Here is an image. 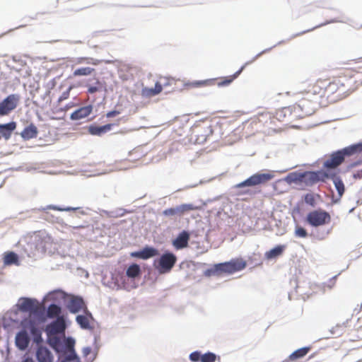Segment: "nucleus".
<instances>
[{
	"label": "nucleus",
	"mask_w": 362,
	"mask_h": 362,
	"mask_svg": "<svg viewBox=\"0 0 362 362\" xmlns=\"http://www.w3.org/2000/svg\"><path fill=\"white\" fill-rule=\"evenodd\" d=\"M275 119L282 121V109L277 110L275 116H273L272 113L268 112L260 113L252 119L250 124L272 128L270 126L272 124L275 123Z\"/></svg>",
	"instance_id": "6"
},
{
	"label": "nucleus",
	"mask_w": 362,
	"mask_h": 362,
	"mask_svg": "<svg viewBox=\"0 0 362 362\" xmlns=\"http://www.w3.org/2000/svg\"><path fill=\"white\" fill-rule=\"evenodd\" d=\"M61 308L55 304H51L47 308V316L54 318L59 315L61 313Z\"/></svg>",
	"instance_id": "35"
},
{
	"label": "nucleus",
	"mask_w": 362,
	"mask_h": 362,
	"mask_svg": "<svg viewBox=\"0 0 362 362\" xmlns=\"http://www.w3.org/2000/svg\"><path fill=\"white\" fill-rule=\"evenodd\" d=\"M92 110L93 107L91 105L84 106L74 111L70 117L72 120L83 119L88 117L92 112Z\"/></svg>",
	"instance_id": "23"
},
{
	"label": "nucleus",
	"mask_w": 362,
	"mask_h": 362,
	"mask_svg": "<svg viewBox=\"0 0 362 362\" xmlns=\"http://www.w3.org/2000/svg\"><path fill=\"white\" fill-rule=\"evenodd\" d=\"M158 255V250L153 247H146L141 251L133 252L131 257L147 259Z\"/></svg>",
	"instance_id": "18"
},
{
	"label": "nucleus",
	"mask_w": 362,
	"mask_h": 362,
	"mask_svg": "<svg viewBox=\"0 0 362 362\" xmlns=\"http://www.w3.org/2000/svg\"><path fill=\"white\" fill-rule=\"evenodd\" d=\"M113 126V124H107L103 126H97L93 124L88 127V132L91 135L101 136L110 131Z\"/></svg>",
	"instance_id": "22"
},
{
	"label": "nucleus",
	"mask_w": 362,
	"mask_h": 362,
	"mask_svg": "<svg viewBox=\"0 0 362 362\" xmlns=\"http://www.w3.org/2000/svg\"><path fill=\"white\" fill-rule=\"evenodd\" d=\"M189 359L192 362H215L216 356L211 352L202 354L201 352L196 351L190 354Z\"/></svg>",
	"instance_id": "16"
},
{
	"label": "nucleus",
	"mask_w": 362,
	"mask_h": 362,
	"mask_svg": "<svg viewBox=\"0 0 362 362\" xmlns=\"http://www.w3.org/2000/svg\"><path fill=\"white\" fill-rule=\"evenodd\" d=\"M285 248V245H277L269 251L265 252V258L267 259H275L283 254Z\"/></svg>",
	"instance_id": "27"
},
{
	"label": "nucleus",
	"mask_w": 362,
	"mask_h": 362,
	"mask_svg": "<svg viewBox=\"0 0 362 362\" xmlns=\"http://www.w3.org/2000/svg\"><path fill=\"white\" fill-rule=\"evenodd\" d=\"M69 95V91H66L64 93H62V95L60 96L59 99V101H62L66 98H68Z\"/></svg>",
	"instance_id": "44"
},
{
	"label": "nucleus",
	"mask_w": 362,
	"mask_h": 362,
	"mask_svg": "<svg viewBox=\"0 0 362 362\" xmlns=\"http://www.w3.org/2000/svg\"><path fill=\"white\" fill-rule=\"evenodd\" d=\"M16 123L15 122L0 124V134L5 140H8L11 136L12 132L16 129Z\"/></svg>",
	"instance_id": "24"
},
{
	"label": "nucleus",
	"mask_w": 362,
	"mask_h": 362,
	"mask_svg": "<svg viewBox=\"0 0 362 362\" xmlns=\"http://www.w3.org/2000/svg\"><path fill=\"white\" fill-rule=\"evenodd\" d=\"M320 199V195L314 193H307L304 196L305 202L312 206L315 207L317 204V200Z\"/></svg>",
	"instance_id": "32"
},
{
	"label": "nucleus",
	"mask_w": 362,
	"mask_h": 362,
	"mask_svg": "<svg viewBox=\"0 0 362 362\" xmlns=\"http://www.w3.org/2000/svg\"><path fill=\"white\" fill-rule=\"evenodd\" d=\"M98 90V88L95 86H90L88 89V92L89 93H94L95 92H97Z\"/></svg>",
	"instance_id": "45"
},
{
	"label": "nucleus",
	"mask_w": 362,
	"mask_h": 362,
	"mask_svg": "<svg viewBox=\"0 0 362 362\" xmlns=\"http://www.w3.org/2000/svg\"><path fill=\"white\" fill-rule=\"evenodd\" d=\"M68 309L71 313H76L81 310H86L87 308L82 298L74 296L69 303Z\"/></svg>",
	"instance_id": "17"
},
{
	"label": "nucleus",
	"mask_w": 362,
	"mask_h": 362,
	"mask_svg": "<svg viewBox=\"0 0 362 362\" xmlns=\"http://www.w3.org/2000/svg\"><path fill=\"white\" fill-rule=\"evenodd\" d=\"M141 274V269L137 264H131L126 271V274L129 278H136Z\"/></svg>",
	"instance_id": "33"
},
{
	"label": "nucleus",
	"mask_w": 362,
	"mask_h": 362,
	"mask_svg": "<svg viewBox=\"0 0 362 362\" xmlns=\"http://www.w3.org/2000/svg\"><path fill=\"white\" fill-rule=\"evenodd\" d=\"M331 220L330 214L322 209L310 211L305 218L306 223L315 228L327 225L331 222Z\"/></svg>",
	"instance_id": "4"
},
{
	"label": "nucleus",
	"mask_w": 362,
	"mask_h": 362,
	"mask_svg": "<svg viewBox=\"0 0 362 362\" xmlns=\"http://www.w3.org/2000/svg\"><path fill=\"white\" fill-rule=\"evenodd\" d=\"M36 357L38 362H53V356L49 350L42 346L37 348Z\"/></svg>",
	"instance_id": "21"
},
{
	"label": "nucleus",
	"mask_w": 362,
	"mask_h": 362,
	"mask_svg": "<svg viewBox=\"0 0 362 362\" xmlns=\"http://www.w3.org/2000/svg\"><path fill=\"white\" fill-rule=\"evenodd\" d=\"M162 90V85L159 82H156L153 88H144L142 89V95L145 97L151 98L159 94Z\"/></svg>",
	"instance_id": "26"
},
{
	"label": "nucleus",
	"mask_w": 362,
	"mask_h": 362,
	"mask_svg": "<svg viewBox=\"0 0 362 362\" xmlns=\"http://www.w3.org/2000/svg\"><path fill=\"white\" fill-rule=\"evenodd\" d=\"M325 177H327V175L321 171H308L301 173L299 180L304 182L308 185H313L320 180H324Z\"/></svg>",
	"instance_id": "13"
},
{
	"label": "nucleus",
	"mask_w": 362,
	"mask_h": 362,
	"mask_svg": "<svg viewBox=\"0 0 362 362\" xmlns=\"http://www.w3.org/2000/svg\"><path fill=\"white\" fill-rule=\"evenodd\" d=\"M22 329L15 337L16 347L21 351H25L29 346L30 339L28 332L32 334L33 341L37 345L42 342V331L35 320L30 317L25 318L21 321Z\"/></svg>",
	"instance_id": "1"
},
{
	"label": "nucleus",
	"mask_w": 362,
	"mask_h": 362,
	"mask_svg": "<svg viewBox=\"0 0 362 362\" xmlns=\"http://www.w3.org/2000/svg\"><path fill=\"white\" fill-rule=\"evenodd\" d=\"M95 71V69L91 67H81L76 69L74 72V76H90Z\"/></svg>",
	"instance_id": "34"
},
{
	"label": "nucleus",
	"mask_w": 362,
	"mask_h": 362,
	"mask_svg": "<svg viewBox=\"0 0 362 362\" xmlns=\"http://www.w3.org/2000/svg\"><path fill=\"white\" fill-rule=\"evenodd\" d=\"M84 312L85 315H78L76 316V321L82 329H92V324L93 322L94 319L91 313L89 311H88V310H85Z\"/></svg>",
	"instance_id": "15"
},
{
	"label": "nucleus",
	"mask_w": 362,
	"mask_h": 362,
	"mask_svg": "<svg viewBox=\"0 0 362 362\" xmlns=\"http://www.w3.org/2000/svg\"><path fill=\"white\" fill-rule=\"evenodd\" d=\"M295 235L299 238H306L308 236V233L304 228L298 226L295 229Z\"/></svg>",
	"instance_id": "39"
},
{
	"label": "nucleus",
	"mask_w": 362,
	"mask_h": 362,
	"mask_svg": "<svg viewBox=\"0 0 362 362\" xmlns=\"http://www.w3.org/2000/svg\"><path fill=\"white\" fill-rule=\"evenodd\" d=\"M362 153V142L355 144L326 155L322 166L326 170H334L341 165L346 158Z\"/></svg>",
	"instance_id": "2"
},
{
	"label": "nucleus",
	"mask_w": 362,
	"mask_h": 362,
	"mask_svg": "<svg viewBox=\"0 0 362 362\" xmlns=\"http://www.w3.org/2000/svg\"><path fill=\"white\" fill-rule=\"evenodd\" d=\"M119 114V111H117V110H112V111H110L108 112L107 114H106V117L110 118V117H115L117 115H118Z\"/></svg>",
	"instance_id": "42"
},
{
	"label": "nucleus",
	"mask_w": 362,
	"mask_h": 362,
	"mask_svg": "<svg viewBox=\"0 0 362 362\" xmlns=\"http://www.w3.org/2000/svg\"><path fill=\"white\" fill-rule=\"evenodd\" d=\"M163 214L167 216H180L178 207L167 209L163 211Z\"/></svg>",
	"instance_id": "40"
},
{
	"label": "nucleus",
	"mask_w": 362,
	"mask_h": 362,
	"mask_svg": "<svg viewBox=\"0 0 362 362\" xmlns=\"http://www.w3.org/2000/svg\"><path fill=\"white\" fill-rule=\"evenodd\" d=\"M38 131L36 126L30 124L21 132V136L25 140H29L35 138L37 136Z\"/></svg>",
	"instance_id": "25"
},
{
	"label": "nucleus",
	"mask_w": 362,
	"mask_h": 362,
	"mask_svg": "<svg viewBox=\"0 0 362 362\" xmlns=\"http://www.w3.org/2000/svg\"><path fill=\"white\" fill-rule=\"evenodd\" d=\"M274 175L270 173H255L248 177L243 182L238 183L235 185V188H242L244 187H252L258 185L266 184L272 179H273Z\"/></svg>",
	"instance_id": "8"
},
{
	"label": "nucleus",
	"mask_w": 362,
	"mask_h": 362,
	"mask_svg": "<svg viewBox=\"0 0 362 362\" xmlns=\"http://www.w3.org/2000/svg\"><path fill=\"white\" fill-rule=\"evenodd\" d=\"M57 339L54 338V342H57Z\"/></svg>",
	"instance_id": "47"
},
{
	"label": "nucleus",
	"mask_w": 362,
	"mask_h": 362,
	"mask_svg": "<svg viewBox=\"0 0 362 362\" xmlns=\"http://www.w3.org/2000/svg\"><path fill=\"white\" fill-rule=\"evenodd\" d=\"M18 307L21 311L33 314H37L41 310V306L37 300L28 298H21Z\"/></svg>",
	"instance_id": "11"
},
{
	"label": "nucleus",
	"mask_w": 362,
	"mask_h": 362,
	"mask_svg": "<svg viewBox=\"0 0 362 362\" xmlns=\"http://www.w3.org/2000/svg\"><path fill=\"white\" fill-rule=\"evenodd\" d=\"M327 80L319 78L312 84H310L307 93L320 97H325Z\"/></svg>",
	"instance_id": "12"
},
{
	"label": "nucleus",
	"mask_w": 362,
	"mask_h": 362,
	"mask_svg": "<svg viewBox=\"0 0 362 362\" xmlns=\"http://www.w3.org/2000/svg\"><path fill=\"white\" fill-rule=\"evenodd\" d=\"M189 240V234L184 230L173 241V245L177 250L182 249L188 245Z\"/></svg>",
	"instance_id": "20"
},
{
	"label": "nucleus",
	"mask_w": 362,
	"mask_h": 362,
	"mask_svg": "<svg viewBox=\"0 0 362 362\" xmlns=\"http://www.w3.org/2000/svg\"><path fill=\"white\" fill-rule=\"evenodd\" d=\"M177 262L176 256L172 252H165L158 261L157 269L161 274L169 272Z\"/></svg>",
	"instance_id": "9"
},
{
	"label": "nucleus",
	"mask_w": 362,
	"mask_h": 362,
	"mask_svg": "<svg viewBox=\"0 0 362 362\" xmlns=\"http://www.w3.org/2000/svg\"><path fill=\"white\" fill-rule=\"evenodd\" d=\"M4 263L6 265L16 264L19 265V260L18 255L13 252H8L5 253L4 257Z\"/></svg>",
	"instance_id": "30"
},
{
	"label": "nucleus",
	"mask_w": 362,
	"mask_h": 362,
	"mask_svg": "<svg viewBox=\"0 0 362 362\" xmlns=\"http://www.w3.org/2000/svg\"><path fill=\"white\" fill-rule=\"evenodd\" d=\"M193 132L202 140H206L213 134V129L211 124L202 121L194 125Z\"/></svg>",
	"instance_id": "14"
},
{
	"label": "nucleus",
	"mask_w": 362,
	"mask_h": 362,
	"mask_svg": "<svg viewBox=\"0 0 362 362\" xmlns=\"http://www.w3.org/2000/svg\"><path fill=\"white\" fill-rule=\"evenodd\" d=\"M23 362H34V361L32 358L27 357L23 361Z\"/></svg>",
	"instance_id": "46"
},
{
	"label": "nucleus",
	"mask_w": 362,
	"mask_h": 362,
	"mask_svg": "<svg viewBox=\"0 0 362 362\" xmlns=\"http://www.w3.org/2000/svg\"><path fill=\"white\" fill-rule=\"evenodd\" d=\"M73 62L75 65L86 64H92L94 66L98 65L100 62V61L97 59L92 58V57H77V58L74 59Z\"/></svg>",
	"instance_id": "29"
},
{
	"label": "nucleus",
	"mask_w": 362,
	"mask_h": 362,
	"mask_svg": "<svg viewBox=\"0 0 362 362\" xmlns=\"http://www.w3.org/2000/svg\"><path fill=\"white\" fill-rule=\"evenodd\" d=\"M245 66H243L233 76H229L223 78L216 79L211 78L203 81H195L189 83V86L192 88H198L202 86H210L217 84L218 86H225L229 85L235 78H236L242 71L244 69Z\"/></svg>",
	"instance_id": "5"
},
{
	"label": "nucleus",
	"mask_w": 362,
	"mask_h": 362,
	"mask_svg": "<svg viewBox=\"0 0 362 362\" xmlns=\"http://www.w3.org/2000/svg\"><path fill=\"white\" fill-rule=\"evenodd\" d=\"M333 182L335 186L336 189L337 190L338 194L339 197H342L344 193L345 187L343 181L341 178L338 177H334L333 178Z\"/></svg>",
	"instance_id": "36"
},
{
	"label": "nucleus",
	"mask_w": 362,
	"mask_h": 362,
	"mask_svg": "<svg viewBox=\"0 0 362 362\" xmlns=\"http://www.w3.org/2000/svg\"><path fill=\"white\" fill-rule=\"evenodd\" d=\"M353 177L354 179H361L362 178V169L354 172L353 173Z\"/></svg>",
	"instance_id": "41"
},
{
	"label": "nucleus",
	"mask_w": 362,
	"mask_h": 362,
	"mask_svg": "<svg viewBox=\"0 0 362 362\" xmlns=\"http://www.w3.org/2000/svg\"><path fill=\"white\" fill-rule=\"evenodd\" d=\"M180 212V216L183 215L185 212L194 210L196 207H194L191 204H182L177 206Z\"/></svg>",
	"instance_id": "38"
},
{
	"label": "nucleus",
	"mask_w": 362,
	"mask_h": 362,
	"mask_svg": "<svg viewBox=\"0 0 362 362\" xmlns=\"http://www.w3.org/2000/svg\"><path fill=\"white\" fill-rule=\"evenodd\" d=\"M82 352H83V355L86 357V356H88L90 354L91 348L88 347H88H85V348L83 349V351Z\"/></svg>",
	"instance_id": "43"
},
{
	"label": "nucleus",
	"mask_w": 362,
	"mask_h": 362,
	"mask_svg": "<svg viewBox=\"0 0 362 362\" xmlns=\"http://www.w3.org/2000/svg\"><path fill=\"white\" fill-rule=\"evenodd\" d=\"M298 106L301 108L303 111L305 112V114L310 115L311 114L315 109V105L313 103H308V99L302 98L299 100Z\"/></svg>",
	"instance_id": "31"
},
{
	"label": "nucleus",
	"mask_w": 362,
	"mask_h": 362,
	"mask_svg": "<svg viewBox=\"0 0 362 362\" xmlns=\"http://www.w3.org/2000/svg\"><path fill=\"white\" fill-rule=\"evenodd\" d=\"M310 347H303L293 351L289 356L288 360L291 361H295L298 359L303 358L310 351Z\"/></svg>",
	"instance_id": "28"
},
{
	"label": "nucleus",
	"mask_w": 362,
	"mask_h": 362,
	"mask_svg": "<svg viewBox=\"0 0 362 362\" xmlns=\"http://www.w3.org/2000/svg\"><path fill=\"white\" fill-rule=\"evenodd\" d=\"M65 329V322L62 318H57V320L49 325L47 330L50 334H56L64 332Z\"/></svg>",
	"instance_id": "19"
},
{
	"label": "nucleus",
	"mask_w": 362,
	"mask_h": 362,
	"mask_svg": "<svg viewBox=\"0 0 362 362\" xmlns=\"http://www.w3.org/2000/svg\"><path fill=\"white\" fill-rule=\"evenodd\" d=\"M347 80L344 77L337 76L327 83L325 98L330 103L337 102L348 95Z\"/></svg>",
	"instance_id": "3"
},
{
	"label": "nucleus",
	"mask_w": 362,
	"mask_h": 362,
	"mask_svg": "<svg viewBox=\"0 0 362 362\" xmlns=\"http://www.w3.org/2000/svg\"><path fill=\"white\" fill-rule=\"evenodd\" d=\"M221 270L219 269L218 267V264L214 265V267L211 269H209L204 272V276H211L212 275H221Z\"/></svg>",
	"instance_id": "37"
},
{
	"label": "nucleus",
	"mask_w": 362,
	"mask_h": 362,
	"mask_svg": "<svg viewBox=\"0 0 362 362\" xmlns=\"http://www.w3.org/2000/svg\"><path fill=\"white\" fill-rule=\"evenodd\" d=\"M20 100V96L17 94H11L0 103V116L8 115L16 109Z\"/></svg>",
	"instance_id": "10"
},
{
	"label": "nucleus",
	"mask_w": 362,
	"mask_h": 362,
	"mask_svg": "<svg viewBox=\"0 0 362 362\" xmlns=\"http://www.w3.org/2000/svg\"><path fill=\"white\" fill-rule=\"evenodd\" d=\"M247 266V262L243 258H235L229 262L218 263V267L221 270V274H234L244 269Z\"/></svg>",
	"instance_id": "7"
}]
</instances>
